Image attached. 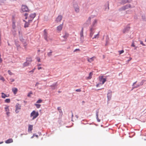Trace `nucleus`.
I'll use <instances>...</instances> for the list:
<instances>
[{"label": "nucleus", "mask_w": 146, "mask_h": 146, "mask_svg": "<svg viewBox=\"0 0 146 146\" xmlns=\"http://www.w3.org/2000/svg\"><path fill=\"white\" fill-rule=\"evenodd\" d=\"M1 94V97L3 98H5L6 97H8L9 96H7L4 93L2 92Z\"/></svg>", "instance_id": "a878e982"}, {"label": "nucleus", "mask_w": 146, "mask_h": 146, "mask_svg": "<svg viewBox=\"0 0 146 146\" xmlns=\"http://www.w3.org/2000/svg\"><path fill=\"white\" fill-rule=\"evenodd\" d=\"M136 82H134L133 84V85H134L135 84H136Z\"/></svg>", "instance_id": "603ef678"}, {"label": "nucleus", "mask_w": 146, "mask_h": 146, "mask_svg": "<svg viewBox=\"0 0 146 146\" xmlns=\"http://www.w3.org/2000/svg\"><path fill=\"white\" fill-rule=\"evenodd\" d=\"M1 56H0V62L1 63L2 62V60L1 58Z\"/></svg>", "instance_id": "a18cd8bd"}, {"label": "nucleus", "mask_w": 146, "mask_h": 146, "mask_svg": "<svg viewBox=\"0 0 146 146\" xmlns=\"http://www.w3.org/2000/svg\"><path fill=\"white\" fill-rule=\"evenodd\" d=\"M0 80H3V81H5V79L3 77H1Z\"/></svg>", "instance_id": "e433bc0d"}, {"label": "nucleus", "mask_w": 146, "mask_h": 146, "mask_svg": "<svg viewBox=\"0 0 146 146\" xmlns=\"http://www.w3.org/2000/svg\"><path fill=\"white\" fill-rule=\"evenodd\" d=\"M34 72V69H33L32 70H31V71H30L29 72Z\"/></svg>", "instance_id": "09e8293b"}, {"label": "nucleus", "mask_w": 146, "mask_h": 146, "mask_svg": "<svg viewBox=\"0 0 146 146\" xmlns=\"http://www.w3.org/2000/svg\"><path fill=\"white\" fill-rule=\"evenodd\" d=\"M23 21L25 22L24 27L25 28L28 27H29V26L30 24V23L31 22H29V20H27V21H25L24 20Z\"/></svg>", "instance_id": "9b49d317"}, {"label": "nucleus", "mask_w": 146, "mask_h": 146, "mask_svg": "<svg viewBox=\"0 0 146 146\" xmlns=\"http://www.w3.org/2000/svg\"><path fill=\"white\" fill-rule=\"evenodd\" d=\"M35 136L36 137H38V136L37 135H35Z\"/></svg>", "instance_id": "3c124183"}, {"label": "nucleus", "mask_w": 146, "mask_h": 146, "mask_svg": "<svg viewBox=\"0 0 146 146\" xmlns=\"http://www.w3.org/2000/svg\"><path fill=\"white\" fill-rule=\"evenodd\" d=\"M5 102L7 103H9L10 102V100L9 99H7L5 100Z\"/></svg>", "instance_id": "c85d7f7f"}, {"label": "nucleus", "mask_w": 146, "mask_h": 146, "mask_svg": "<svg viewBox=\"0 0 146 146\" xmlns=\"http://www.w3.org/2000/svg\"><path fill=\"white\" fill-rule=\"evenodd\" d=\"M27 15L28 14L27 13H25L24 15V16L25 17V19L29 20V22H32L33 19L36 16L35 13L31 14L28 17L27 16Z\"/></svg>", "instance_id": "f257e3e1"}, {"label": "nucleus", "mask_w": 146, "mask_h": 146, "mask_svg": "<svg viewBox=\"0 0 146 146\" xmlns=\"http://www.w3.org/2000/svg\"><path fill=\"white\" fill-rule=\"evenodd\" d=\"M39 84V83L38 82L36 83L35 84V86H37L38 84Z\"/></svg>", "instance_id": "49530a36"}, {"label": "nucleus", "mask_w": 146, "mask_h": 146, "mask_svg": "<svg viewBox=\"0 0 146 146\" xmlns=\"http://www.w3.org/2000/svg\"><path fill=\"white\" fill-rule=\"evenodd\" d=\"M21 10L24 12H28L29 9L27 7L26 5H23L21 7Z\"/></svg>", "instance_id": "7ed1b4c3"}, {"label": "nucleus", "mask_w": 146, "mask_h": 146, "mask_svg": "<svg viewBox=\"0 0 146 146\" xmlns=\"http://www.w3.org/2000/svg\"><path fill=\"white\" fill-rule=\"evenodd\" d=\"M37 60L38 62H40V59L39 58H37Z\"/></svg>", "instance_id": "37998d69"}, {"label": "nucleus", "mask_w": 146, "mask_h": 146, "mask_svg": "<svg viewBox=\"0 0 146 146\" xmlns=\"http://www.w3.org/2000/svg\"><path fill=\"white\" fill-rule=\"evenodd\" d=\"M51 86V87H52L53 86V87H54L55 86L52 85V86Z\"/></svg>", "instance_id": "4d7b16f0"}, {"label": "nucleus", "mask_w": 146, "mask_h": 146, "mask_svg": "<svg viewBox=\"0 0 146 146\" xmlns=\"http://www.w3.org/2000/svg\"><path fill=\"white\" fill-rule=\"evenodd\" d=\"M10 80L11 82H13L15 81V80L12 78Z\"/></svg>", "instance_id": "c03bdc74"}, {"label": "nucleus", "mask_w": 146, "mask_h": 146, "mask_svg": "<svg viewBox=\"0 0 146 146\" xmlns=\"http://www.w3.org/2000/svg\"><path fill=\"white\" fill-rule=\"evenodd\" d=\"M75 91L76 92H80L81 91V90L80 89H76Z\"/></svg>", "instance_id": "f704fd0d"}, {"label": "nucleus", "mask_w": 146, "mask_h": 146, "mask_svg": "<svg viewBox=\"0 0 146 146\" xmlns=\"http://www.w3.org/2000/svg\"><path fill=\"white\" fill-rule=\"evenodd\" d=\"M35 105L36 106V108H39L41 106V105L39 104H35Z\"/></svg>", "instance_id": "cd10ccee"}, {"label": "nucleus", "mask_w": 146, "mask_h": 146, "mask_svg": "<svg viewBox=\"0 0 146 146\" xmlns=\"http://www.w3.org/2000/svg\"><path fill=\"white\" fill-rule=\"evenodd\" d=\"M42 69L41 67H38V70H40V69Z\"/></svg>", "instance_id": "de8ad7c7"}, {"label": "nucleus", "mask_w": 146, "mask_h": 146, "mask_svg": "<svg viewBox=\"0 0 146 146\" xmlns=\"http://www.w3.org/2000/svg\"><path fill=\"white\" fill-rule=\"evenodd\" d=\"M145 42H146V39H145Z\"/></svg>", "instance_id": "052dcab7"}, {"label": "nucleus", "mask_w": 146, "mask_h": 146, "mask_svg": "<svg viewBox=\"0 0 146 146\" xmlns=\"http://www.w3.org/2000/svg\"><path fill=\"white\" fill-rule=\"evenodd\" d=\"M99 80L100 82H102V84H103L106 81V79L104 78L103 76H100L99 77Z\"/></svg>", "instance_id": "423d86ee"}, {"label": "nucleus", "mask_w": 146, "mask_h": 146, "mask_svg": "<svg viewBox=\"0 0 146 146\" xmlns=\"http://www.w3.org/2000/svg\"><path fill=\"white\" fill-rule=\"evenodd\" d=\"M8 72L9 74L10 75H11L12 74V72L10 70H9Z\"/></svg>", "instance_id": "c9c22d12"}, {"label": "nucleus", "mask_w": 146, "mask_h": 146, "mask_svg": "<svg viewBox=\"0 0 146 146\" xmlns=\"http://www.w3.org/2000/svg\"><path fill=\"white\" fill-rule=\"evenodd\" d=\"M93 75V73L92 72H90L89 74V76L87 77L86 79H91L92 78V76Z\"/></svg>", "instance_id": "393cba45"}, {"label": "nucleus", "mask_w": 146, "mask_h": 146, "mask_svg": "<svg viewBox=\"0 0 146 146\" xmlns=\"http://www.w3.org/2000/svg\"><path fill=\"white\" fill-rule=\"evenodd\" d=\"M108 94L107 97H108V99H109V98H108L109 97H108Z\"/></svg>", "instance_id": "13d9d810"}, {"label": "nucleus", "mask_w": 146, "mask_h": 146, "mask_svg": "<svg viewBox=\"0 0 146 146\" xmlns=\"http://www.w3.org/2000/svg\"><path fill=\"white\" fill-rule=\"evenodd\" d=\"M91 20V17H89L88 18V21H89V23H90V22Z\"/></svg>", "instance_id": "ea45409f"}, {"label": "nucleus", "mask_w": 146, "mask_h": 146, "mask_svg": "<svg viewBox=\"0 0 146 146\" xmlns=\"http://www.w3.org/2000/svg\"><path fill=\"white\" fill-rule=\"evenodd\" d=\"M63 23L58 26L56 28V30L59 33L61 31L63 27Z\"/></svg>", "instance_id": "6e6552de"}, {"label": "nucleus", "mask_w": 146, "mask_h": 146, "mask_svg": "<svg viewBox=\"0 0 146 146\" xmlns=\"http://www.w3.org/2000/svg\"><path fill=\"white\" fill-rule=\"evenodd\" d=\"M21 106L18 103L16 104V110L15 111L17 113H18L19 111H17L18 110H20L21 108Z\"/></svg>", "instance_id": "ddd939ff"}, {"label": "nucleus", "mask_w": 146, "mask_h": 146, "mask_svg": "<svg viewBox=\"0 0 146 146\" xmlns=\"http://www.w3.org/2000/svg\"><path fill=\"white\" fill-rule=\"evenodd\" d=\"M97 20L95 19L93 21L92 25L91 26V27H93V28H94V27L96 26V25L97 23Z\"/></svg>", "instance_id": "a211bd4d"}, {"label": "nucleus", "mask_w": 146, "mask_h": 146, "mask_svg": "<svg viewBox=\"0 0 146 146\" xmlns=\"http://www.w3.org/2000/svg\"><path fill=\"white\" fill-rule=\"evenodd\" d=\"M73 7L74 8V9L75 11L76 12L78 13L79 12V7L78 6V5L77 4H74Z\"/></svg>", "instance_id": "39448f33"}, {"label": "nucleus", "mask_w": 146, "mask_h": 146, "mask_svg": "<svg viewBox=\"0 0 146 146\" xmlns=\"http://www.w3.org/2000/svg\"><path fill=\"white\" fill-rule=\"evenodd\" d=\"M12 91L14 94H15L18 91V89L16 88H14L12 89Z\"/></svg>", "instance_id": "b1692460"}, {"label": "nucleus", "mask_w": 146, "mask_h": 146, "mask_svg": "<svg viewBox=\"0 0 146 146\" xmlns=\"http://www.w3.org/2000/svg\"><path fill=\"white\" fill-rule=\"evenodd\" d=\"M95 58H96V57L95 56H94L91 58L88 57L87 58V60L89 62L91 63L93 61H94V59H95Z\"/></svg>", "instance_id": "f8f14e48"}, {"label": "nucleus", "mask_w": 146, "mask_h": 146, "mask_svg": "<svg viewBox=\"0 0 146 146\" xmlns=\"http://www.w3.org/2000/svg\"><path fill=\"white\" fill-rule=\"evenodd\" d=\"M58 110H60V108L59 107H58Z\"/></svg>", "instance_id": "864d4df0"}, {"label": "nucleus", "mask_w": 146, "mask_h": 146, "mask_svg": "<svg viewBox=\"0 0 146 146\" xmlns=\"http://www.w3.org/2000/svg\"><path fill=\"white\" fill-rule=\"evenodd\" d=\"M145 81V80H142L141 81V82L137 86H136L135 87L137 88V87H138L139 86H142V85H143L144 82Z\"/></svg>", "instance_id": "bb28decb"}, {"label": "nucleus", "mask_w": 146, "mask_h": 146, "mask_svg": "<svg viewBox=\"0 0 146 146\" xmlns=\"http://www.w3.org/2000/svg\"><path fill=\"white\" fill-rule=\"evenodd\" d=\"M69 34L67 32H65L64 35L62 36L64 39L66 40L69 36Z\"/></svg>", "instance_id": "f3484780"}, {"label": "nucleus", "mask_w": 146, "mask_h": 146, "mask_svg": "<svg viewBox=\"0 0 146 146\" xmlns=\"http://www.w3.org/2000/svg\"><path fill=\"white\" fill-rule=\"evenodd\" d=\"M29 60H27L26 62L23 64V67H25L29 65L31 62H32V60L31 58H29Z\"/></svg>", "instance_id": "20e7f679"}, {"label": "nucleus", "mask_w": 146, "mask_h": 146, "mask_svg": "<svg viewBox=\"0 0 146 146\" xmlns=\"http://www.w3.org/2000/svg\"><path fill=\"white\" fill-rule=\"evenodd\" d=\"M5 111L6 112V114L8 116H9L10 113L9 110V106H6L5 108Z\"/></svg>", "instance_id": "0eeeda50"}, {"label": "nucleus", "mask_w": 146, "mask_h": 146, "mask_svg": "<svg viewBox=\"0 0 146 146\" xmlns=\"http://www.w3.org/2000/svg\"><path fill=\"white\" fill-rule=\"evenodd\" d=\"M35 68H34L33 69H34V70H35Z\"/></svg>", "instance_id": "e2e57ef3"}, {"label": "nucleus", "mask_w": 146, "mask_h": 146, "mask_svg": "<svg viewBox=\"0 0 146 146\" xmlns=\"http://www.w3.org/2000/svg\"><path fill=\"white\" fill-rule=\"evenodd\" d=\"M99 37V34L95 35H94V37L92 38V39H94V38H98Z\"/></svg>", "instance_id": "c756f323"}, {"label": "nucleus", "mask_w": 146, "mask_h": 146, "mask_svg": "<svg viewBox=\"0 0 146 146\" xmlns=\"http://www.w3.org/2000/svg\"><path fill=\"white\" fill-rule=\"evenodd\" d=\"M105 10L108 11L109 9V3L108 1L106 3L105 5Z\"/></svg>", "instance_id": "dca6fc26"}, {"label": "nucleus", "mask_w": 146, "mask_h": 146, "mask_svg": "<svg viewBox=\"0 0 146 146\" xmlns=\"http://www.w3.org/2000/svg\"><path fill=\"white\" fill-rule=\"evenodd\" d=\"M140 44H142L143 46H145V44H143V42L142 41H140Z\"/></svg>", "instance_id": "4c0bfd02"}, {"label": "nucleus", "mask_w": 146, "mask_h": 146, "mask_svg": "<svg viewBox=\"0 0 146 146\" xmlns=\"http://www.w3.org/2000/svg\"><path fill=\"white\" fill-rule=\"evenodd\" d=\"M136 49V47L135 48V49Z\"/></svg>", "instance_id": "680f3d73"}, {"label": "nucleus", "mask_w": 146, "mask_h": 146, "mask_svg": "<svg viewBox=\"0 0 146 146\" xmlns=\"http://www.w3.org/2000/svg\"><path fill=\"white\" fill-rule=\"evenodd\" d=\"M42 102V100L41 99L38 100L37 102L36 103H40Z\"/></svg>", "instance_id": "7c9ffc66"}, {"label": "nucleus", "mask_w": 146, "mask_h": 146, "mask_svg": "<svg viewBox=\"0 0 146 146\" xmlns=\"http://www.w3.org/2000/svg\"><path fill=\"white\" fill-rule=\"evenodd\" d=\"M62 17L61 15L58 16L56 18V21L57 23H59L61 21L62 19Z\"/></svg>", "instance_id": "4468645a"}, {"label": "nucleus", "mask_w": 146, "mask_h": 146, "mask_svg": "<svg viewBox=\"0 0 146 146\" xmlns=\"http://www.w3.org/2000/svg\"><path fill=\"white\" fill-rule=\"evenodd\" d=\"M131 46H132V47H135V45L134 44V43L133 42L132 43V44L131 45Z\"/></svg>", "instance_id": "a19ab883"}, {"label": "nucleus", "mask_w": 146, "mask_h": 146, "mask_svg": "<svg viewBox=\"0 0 146 146\" xmlns=\"http://www.w3.org/2000/svg\"><path fill=\"white\" fill-rule=\"evenodd\" d=\"M80 50L79 49H76L74 50V52H75L78 51H79Z\"/></svg>", "instance_id": "58836bf2"}, {"label": "nucleus", "mask_w": 146, "mask_h": 146, "mask_svg": "<svg viewBox=\"0 0 146 146\" xmlns=\"http://www.w3.org/2000/svg\"><path fill=\"white\" fill-rule=\"evenodd\" d=\"M13 139L11 138H10L7 140L5 141V143H9L13 142Z\"/></svg>", "instance_id": "aec40b11"}, {"label": "nucleus", "mask_w": 146, "mask_h": 146, "mask_svg": "<svg viewBox=\"0 0 146 146\" xmlns=\"http://www.w3.org/2000/svg\"><path fill=\"white\" fill-rule=\"evenodd\" d=\"M94 29L93 27H90V36L91 37H92L94 33Z\"/></svg>", "instance_id": "1a4fd4ad"}, {"label": "nucleus", "mask_w": 146, "mask_h": 146, "mask_svg": "<svg viewBox=\"0 0 146 146\" xmlns=\"http://www.w3.org/2000/svg\"><path fill=\"white\" fill-rule=\"evenodd\" d=\"M40 64H38V66H40Z\"/></svg>", "instance_id": "bf43d9fd"}, {"label": "nucleus", "mask_w": 146, "mask_h": 146, "mask_svg": "<svg viewBox=\"0 0 146 146\" xmlns=\"http://www.w3.org/2000/svg\"><path fill=\"white\" fill-rule=\"evenodd\" d=\"M108 43H109V40H107L106 45H107L108 44Z\"/></svg>", "instance_id": "79ce46f5"}, {"label": "nucleus", "mask_w": 146, "mask_h": 146, "mask_svg": "<svg viewBox=\"0 0 146 146\" xmlns=\"http://www.w3.org/2000/svg\"><path fill=\"white\" fill-rule=\"evenodd\" d=\"M40 50H38V52H40Z\"/></svg>", "instance_id": "5fc2aeb1"}, {"label": "nucleus", "mask_w": 146, "mask_h": 146, "mask_svg": "<svg viewBox=\"0 0 146 146\" xmlns=\"http://www.w3.org/2000/svg\"><path fill=\"white\" fill-rule=\"evenodd\" d=\"M98 113H99V110H97L96 111V119H97V120L99 122H100V119L98 118Z\"/></svg>", "instance_id": "4be33fe9"}, {"label": "nucleus", "mask_w": 146, "mask_h": 146, "mask_svg": "<svg viewBox=\"0 0 146 146\" xmlns=\"http://www.w3.org/2000/svg\"><path fill=\"white\" fill-rule=\"evenodd\" d=\"M52 53V52H49L47 54V55L48 56H50L51 55V53Z\"/></svg>", "instance_id": "72a5a7b5"}, {"label": "nucleus", "mask_w": 146, "mask_h": 146, "mask_svg": "<svg viewBox=\"0 0 146 146\" xmlns=\"http://www.w3.org/2000/svg\"><path fill=\"white\" fill-rule=\"evenodd\" d=\"M32 94V92H30L27 95V96L29 97H30L31 96V95Z\"/></svg>", "instance_id": "473e14b6"}, {"label": "nucleus", "mask_w": 146, "mask_h": 146, "mask_svg": "<svg viewBox=\"0 0 146 146\" xmlns=\"http://www.w3.org/2000/svg\"><path fill=\"white\" fill-rule=\"evenodd\" d=\"M99 84H97V86L98 87L99 86Z\"/></svg>", "instance_id": "6e6d98bb"}, {"label": "nucleus", "mask_w": 146, "mask_h": 146, "mask_svg": "<svg viewBox=\"0 0 146 146\" xmlns=\"http://www.w3.org/2000/svg\"><path fill=\"white\" fill-rule=\"evenodd\" d=\"M33 125H29L28 128V131H31L32 129L33 128Z\"/></svg>", "instance_id": "5701e85b"}, {"label": "nucleus", "mask_w": 146, "mask_h": 146, "mask_svg": "<svg viewBox=\"0 0 146 146\" xmlns=\"http://www.w3.org/2000/svg\"><path fill=\"white\" fill-rule=\"evenodd\" d=\"M130 5H128L125 6H124L121 8V9L122 10H125L126 9H127L128 8L130 7Z\"/></svg>", "instance_id": "412c9836"}, {"label": "nucleus", "mask_w": 146, "mask_h": 146, "mask_svg": "<svg viewBox=\"0 0 146 146\" xmlns=\"http://www.w3.org/2000/svg\"><path fill=\"white\" fill-rule=\"evenodd\" d=\"M130 27H127L124 28L122 31L123 33H125L126 32H127L129 30Z\"/></svg>", "instance_id": "2eb2a0df"}, {"label": "nucleus", "mask_w": 146, "mask_h": 146, "mask_svg": "<svg viewBox=\"0 0 146 146\" xmlns=\"http://www.w3.org/2000/svg\"><path fill=\"white\" fill-rule=\"evenodd\" d=\"M44 38L47 41H48L47 39V33L46 32V30H44Z\"/></svg>", "instance_id": "6ab92c4d"}, {"label": "nucleus", "mask_w": 146, "mask_h": 146, "mask_svg": "<svg viewBox=\"0 0 146 146\" xmlns=\"http://www.w3.org/2000/svg\"><path fill=\"white\" fill-rule=\"evenodd\" d=\"M118 52L119 53V54H120L123 53L124 52V51L123 50H121L119 51Z\"/></svg>", "instance_id": "2f4dec72"}, {"label": "nucleus", "mask_w": 146, "mask_h": 146, "mask_svg": "<svg viewBox=\"0 0 146 146\" xmlns=\"http://www.w3.org/2000/svg\"><path fill=\"white\" fill-rule=\"evenodd\" d=\"M83 31L84 28L82 27L80 33V39L82 41H83L84 38L83 35Z\"/></svg>", "instance_id": "9d476101"}, {"label": "nucleus", "mask_w": 146, "mask_h": 146, "mask_svg": "<svg viewBox=\"0 0 146 146\" xmlns=\"http://www.w3.org/2000/svg\"><path fill=\"white\" fill-rule=\"evenodd\" d=\"M3 143V141L1 142H0V144Z\"/></svg>", "instance_id": "8fccbe9b"}, {"label": "nucleus", "mask_w": 146, "mask_h": 146, "mask_svg": "<svg viewBox=\"0 0 146 146\" xmlns=\"http://www.w3.org/2000/svg\"><path fill=\"white\" fill-rule=\"evenodd\" d=\"M39 115L38 113V112H36L35 111H33L31 114V117H33L32 119L33 120L36 118Z\"/></svg>", "instance_id": "f03ea898"}]
</instances>
